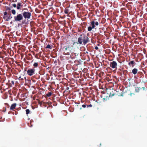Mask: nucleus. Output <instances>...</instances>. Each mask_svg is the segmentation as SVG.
Instances as JSON below:
<instances>
[{"label":"nucleus","mask_w":147,"mask_h":147,"mask_svg":"<svg viewBox=\"0 0 147 147\" xmlns=\"http://www.w3.org/2000/svg\"><path fill=\"white\" fill-rule=\"evenodd\" d=\"M24 78V79H25V80H26V77H25Z\"/></svg>","instance_id":"2f4dec72"},{"label":"nucleus","mask_w":147,"mask_h":147,"mask_svg":"<svg viewBox=\"0 0 147 147\" xmlns=\"http://www.w3.org/2000/svg\"><path fill=\"white\" fill-rule=\"evenodd\" d=\"M11 12L13 15H15L16 14V11L15 9H13L11 10Z\"/></svg>","instance_id":"6ab92c4d"},{"label":"nucleus","mask_w":147,"mask_h":147,"mask_svg":"<svg viewBox=\"0 0 147 147\" xmlns=\"http://www.w3.org/2000/svg\"><path fill=\"white\" fill-rule=\"evenodd\" d=\"M14 21L16 22H20L24 18L22 14L17 13V15L14 17Z\"/></svg>","instance_id":"7ed1b4c3"},{"label":"nucleus","mask_w":147,"mask_h":147,"mask_svg":"<svg viewBox=\"0 0 147 147\" xmlns=\"http://www.w3.org/2000/svg\"><path fill=\"white\" fill-rule=\"evenodd\" d=\"M3 18L5 21H9L12 18V17L11 16V13H8V14L6 16H4Z\"/></svg>","instance_id":"423d86ee"},{"label":"nucleus","mask_w":147,"mask_h":147,"mask_svg":"<svg viewBox=\"0 0 147 147\" xmlns=\"http://www.w3.org/2000/svg\"><path fill=\"white\" fill-rule=\"evenodd\" d=\"M78 44L85 45L90 42L89 39L85 34H82L80 35L78 39Z\"/></svg>","instance_id":"f257e3e1"},{"label":"nucleus","mask_w":147,"mask_h":147,"mask_svg":"<svg viewBox=\"0 0 147 147\" xmlns=\"http://www.w3.org/2000/svg\"><path fill=\"white\" fill-rule=\"evenodd\" d=\"M76 43L74 42L72 43H69L67 45L65 46V50L64 51V54L65 55H69L70 53L74 51V46Z\"/></svg>","instance_id":"f03ea898"},{"label":"nucleus","mask_w":147,"mask_h":147,"mask_svg":"<svg viewBox=\"0 0 147 147\" xmlns=\"http://www.w3.org/2000/svg\"><path fill=\"white\" fill-rule=\"evenodd\" d=\"M38 65V63L37 62H35L33 64V66L34 67H37Z\"/></svg>","instance_id":"aec40b11"},{"label":"nucleus","mask_w":147,"mask_h":147,"mask_svg":"<svg viewBox=\"0 0 147 147\" xmlns=\"http://www.w3.org/2000/svg\"><path fill=\"white\" fill-rule=\"evenodd\" d=\"M12 6L13 7L15 8L16 7H17V5L16 4L14 3L12 4Z\"/></svg>","instance_id":"bb28decb"},{"label":"nucleus","mask_w":147,"mask_h":147,"mask_svg":"<svg viewBox=\"0 0 147 147\" xmlns=\"http://www.w3.org/2000/svg\"><path fill=\"white\" fill-rule=\"evenodd\" d=\"M52 95V93L51 92H49L48 93L46 94V96L47 97L50 96Z\"/></svg>","instance_id":"f3484780"},{"label":"nucleus","mask_w":147,"mask_h":147,"mask_svg":"<svg viewBox=\"0 0 147 147\" xmlns=\"http://www.w3.org/2000/svg\"><path fill=\"white\" fill-rule=\"evenodd\" d=\"M8 14V12L6 11L4 13V16H6Z\"/></svg>","instance_id":"a878e982"},{"label":"nucleus","mask_w":147,"mask_h":147,"mask_svg":"<svg viewBox=\"0 0 147 147\" xmlns=\"http://www.w3.org/2000/svg\"><path fill=\"white\" fill-rule=\"evenodd\" d=\"M95 21H92L91 22V25L92 26V27L90 26L88 27V30L89 31H90L92 30V29L94 28L95 27Z\"/></svg>","instance_id":"6e6552de"},{"label":"nucleus","mask_w":147,"mask_h":147,"mask_svg":"<svg viewBox=\"0 0 147 147\" xmlns=\"http://www.w3.org/2000/svg\"><path fill=\"white\" fill-rule=\"evenodd\" d=\"M95 25H96V26H98L99 24V23H98V22H95Z\"/></svg>","instance_id":"b1692460"},{"label":"nucleus","mask_w":147,"mask_h":147,"mask_svg":"<svg viewBox=\"0 0 147 147\" xmlns=\"http://www.w3.org/2000/svg\"><path fill=\"white\" fill-rule=\"evenodd\" d=\"M11 7L10 8V7H6V11L8 13H11L10 10H11Z\"/></svg>","instance_id":"2eb2a0df"},{"label":"nucleus","mask_w":147,"mask_h":147,"mask_svg":"<svg viewBox=\"0 0 147 147\" xmlns=\"http://www.w3.org/2000/svg\"><path fill=\"white\" fill-rule=\"evenodd\" d=\"M92 107V105L91 104L88 105H87V107Z\"/></svg>","instance_id":"393cba45"},{"label":"nucleus","mask_w":147,"mask_h":147,"mask_svg":"<svg viewBox=\"0 0 147 147\" xmlns=\"http://www.w3.org/2000/svg\"><path fill=\"white\" fill-rule=\"evenodd\" d=\"M110 67L113 69H117V62L115 61L111 62L110 64Z\"/></svg>","instance_id":"0eeeda50"},{"label":"nucleus","mask_w":147,"mask_h":147,"mask_svg":"<svg viewBox=\"0 0 147 147\" xmlns=\"http://www.w3.org/2000/svg\"><path fill=\"white\" fill-rule=\"evenodd\" d=\"M128 65L129 66H131V65H132V67H134V65L136 64V63L134 61H131L128 63Z\"/></svg>","instance_id":"ddd939ff"},{"label":"nucleus","mask_w":147,"mask_h":147,"mask_svg":"<svg viewBox=\"0 0 147 147\" xmlns=\"http://www.w3.org/2000/svg\"><path fill=\"white\" fill-rule=\"evenodd\" d=\"M67 89H69V88H68V87L67 88Z\"/></svg>","instance_id":"473e14b6"},{"label":"nucleus","mask_w":147,"mask_h":147,"mask_svg":"<svg viewBox=\"0 0 147 147\" xmlns=\"http://www.w3.org/2000/svg\"><path fill=\"white\" fill-rule=\"evenodd\" d=\"M24 9H22L23 13L22 14L23 18H24L25 19H29L30 18L31 15V13L29 12L28 10L27 9L26 11H24Z\"/></svg>","instance_id":"20e7f679"},{"label":"nucleus","mask_w":147,"mask_h":147,"mask_svg":"<svg viewBox=\"0 0 147 147\" xmlns=\"http://www.w3.org/2000/svg\"><path fill=\"white\" fill-rule=\"evenodd\" d=\"M18 79L19 80H20L22 81L24 80V79L23 78H22L21 77V76L19 77V78H18Z\"/></svg>","instance_id":"5701e85b"},{"label":"nucleus","mask_w":147,"mask_h":147,"mask_svg":"<svg viewBox=\"0 0 147 147\" xmlns=\"http://www.w3.org/2000/svg\"><path fill=\"white\" fill-rule=\"evenodd\" d=\"M35 69L34 68L29 69L27 71V74L30 76H32L35 74Z\"/></svg>","instance_id":"39448f33"},{"label":"nucleus","mask_w":147,"mask_h":147,"mask_svg":"<svg viewBox=\"0 0 147 147\" xmlns=\"http://www.w3.org/2000/svg\"><path fill=\"white\" fill-rule=\"evenodd\" d=\"M82 106L83 107L85 108L86 107V106L85 105H83Z\"/></svg>","instance_id":"cd10ccee"},{"label":"nucleus","mask_w":147,"mask_h":147,"mask_svg":"<svg viewBox=\"0 0 147 147\" xmlns=\"http://www.w3.org/2000/svg\"><path fill=\"white\" fill-rule=\"evenodd\" d=\"M80 109H82V108H80Z\"/></svg>","instance_id":"72a5a7b5"},{"label":"nucleus","mask_w":147,"mask_h":147,"mask_svg":"<svg viewBox=\"0 0 147 147\" xmlns=\"http://www.w3.org/2000/svg\"><path fill=\"white\" fill-rule=\"evenodd\" d=\"M26 114H28L29 113L30 111L29 109H27L26 110Z\"/></svg>","instance_id":"412c9836"},{"label":"nucleus","mask_w":147,"mask_h":147,"mask_svg":"<svg viewBox=\"0 0 147 147\" xmlns=\"http://www.w3.org/2000/svg\"><path fill=\"white\" fill-rule=\"evenodd\" d=\"M115 95V94L114 93L112 94L110 92L109 94V97H111Z\"/></svg>","instance_id":"4be33fe9"},{"label":"nucleus","mask_w":147,"mask_h":147,"mask_svg":"<svg viewBox=\"0 0 147 147\" xmlns=\"http://www.w3.org/2000/svg\"><path fill=\"white\" fill-rule=\"evenodd\" d=\"M23 5L22 3H18L17 5V9L18 10L21 9L23 7Z\"/></svg>","instance_id":"9b49d317"},{"label":"nucleus","mask_w":147,"mask_h":147,"mask_svg":"<svg viewBox=\"0 0 147 147\" xmlns=\"http://www.w3.org/2000/svg\"><path fill=\"white\" fill-rule=\"evenodd\" d=\"M95 49L96 50H97L98 49V47L97 46H96L95 47Z\"/></svg>","instance_id":"c85d7f7f"},{"label":"nucleus","mask_w":147,"mask_h":147,"mask_svg":"<svg viewBox=\"0 0 147 147\" xmlns=\"http://www.w3.org/2000/svg\"><path fill=\"white\" fill-rule=\"evenodd\" d=\"M138 70L137 69L134 68L132 70V73L134 74H136L138 72Z\"/></svg>","instance_id":"4468645a"},{"label":"nucleus","mask_w":147,"mask_h":147,"mask_svg":"<svg viewBox=\"0 0 147 147\" xmlns=\"http://www.w3.org/2000/svg\"><path fill=\"white\" fill-rule=\"evenodd\" d=\"M69 11V9H68L67 8H65L64 10V12L66 14H67L68 13V12Z\"/></svg>","instance_id":"dca6fc26"},{"label":"nucleus","mask_w":147,"mask_h":147,"mask_svg":"<svg viewBox=\"0 0 147 147\" xmlns=\"http://www.w3.org/2000/svg\"><path fill=\"white\" fill-rule=\"evenodd\" d=\"M11 83L12 84H14V82L13 81H11Z\"/></svg>","instance_id":"c756f323"},{"label":"nucleus","mask_w":147,"mask_h":147,"mask_svg":"<svg viewBox=\"0 0 147 147\" xmlns=\"http://www.w3.org/2000/svg\"><path fill=\"white\" fill-rule=\"evenodd\" d=\"M143 89V90H144L145 89V87H142L141 88L138 87H136L135 88V90L136 92H138L140 91V90L142 89Z\"/></svg>","instance_id":"9d476101"},{"label":"nucleus","mask_w":147,"mask_h":147,"mask_svg":"<svg viewBox=\"0 0 147 147\" xmlns=\"http://www.w3.org/2000/svg\"><path fill=\"white\" fill-rule=\"evenodd\" d=\"M46 49H51L52 48V47L51 46L49 45L48 44L47 45V46L45 47Z\"/></svg>","instance_id":"a211bd4d"},{"label":"nucleus","mask_w":147,"mask_h":147,"mask_svg":"<svg viewBox=\"0 0 147 147\" xmlns=\"http://www.w3.org/2000/svg\"><path fill=\"white\" fill-rule=\"evenodd\" d=\"M35 57H36V58L38 59V56H37V54L36 55V56Z\"/></svg>","instance_id":"7c9ffc66"},{"label":"nucleus","mask_w":147,"mask_h":147,"mask_svg":"<svg viewBox=\"0 0 147 147\" xmlns=\"http://www.w3.org/2000/svg\"><path fill=\"white\" fill-rule=\"evenodd\" d=\"M70 54V57L71 59H74L75 58V57L76 56H77L79 54H77L76 53H75L74 52L71 53Z\"/></svg>","instance_id":"1a4fd4ad"},{"label":"nucleus","mask_w":147,"mask_h":147,"mask_svg":"<svg viewBox=\"0 0 147 147\" xmlns=\"http://www.w3.org/2000/svg\"><path fill=\"white\" fill-rule=\"evenodd\" d=\"M16 105L17 104L16 103L13 104L10 107V109L11 110H13V109L15 108Z\"/></svg>","instance_id":"f8f14e48"}]
</instances>
